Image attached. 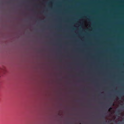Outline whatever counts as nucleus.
<instances>
[{"label":"nucleus","instance_id":"nucleus-1","mask_svg":"<svg viewBox=\"0 0 124 124\" xmlns=\"http://www.w3.org/2000/svg\"><path fill=\"white\" fill-rule=\"evenodd\" d=\"M120 111H118L116 113L117 114H120Z\"/></svg>","mask_w":124,"mask_h":124},{"label":"nucleus","instance_id":"nucleus-4","mask_svg":"<svg viewBox=\"0 0 124 124\" xmlns=\"http://www.w3.org/2000/svg\"><path fill=\"white\" fill-rule=\"evenodd\" d=\"M37 8V9L38 8Z\"/></svg>","mask_w":124,"mask_h":124},{"label":"nucleus","instance_id":"nucleus-2","mask_svg":"<svg viewBox=\"0 0 124 124\" xmlns=\"http://www.w3.org/2000/svg\"><path fill=\"white\" fill-rule=\"evenodd\" d=\"M109 109H112V108H110Z\"/></svg>","mask_w":124,"mask_h":124},{"label":"nucleus","instance_id":"nucleus-3","mask_svg":"<svg viewBox=\"0 0 124 124\" xmlns=\"http://www.w3.org/2000/svg\"><path fill=\"white\" fill-rule=\"evenodd\" d=\"M33 8H34V7H33Z\"/></svg>","mask_w":124,"mask_h":124}]
</instances>
